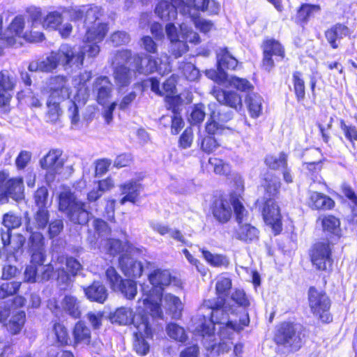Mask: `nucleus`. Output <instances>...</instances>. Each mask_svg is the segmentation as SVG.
<instances>
[{
  "mask_svg": "<svg viewBox=\"0 0 357 357\" xmlns=\"http://www.w3.org/2000/svg\"><path fill=\"white\" fill-rule=\"evenodd\" d=\"M142 47L146 54L134 53L130 49L116 51L114 60L117 65L112 69V77L118 91L129 87L135 77L149 75L160 70L161 59L158 45L149 36L141 38Z\"/></svg>",
  "mask_w": 357,
  "mask_h": 357,
  "instance_id": "obj_1",
  "label": "nucleus"
},
{
  "mask_svg": "<svg viewBox=\"0 0 357 357\" xmlns=\"http://www.w3.org/2000/svg\"><path fill=\"white\" fill-rule=\"evenodd\" d=\"M236 190L239 192H231L229 195L220 192L213 195L209 205V211L216 222L220 225L229 223L235 217L238 224H241L248 215V211L243 203L241 193L244 191V183L238 175L233 178Z\"/></svg>",
  "mask_w": 357,
  "mask_h": 357,
  "instance_id": "obj_2",
  "label": "nucleus"
},
{
  "mask_svg": "<svg viewBox=\"0 0 357 357\" xmlns=\"http://www.w3.org/2000/svg\"><path fill=\"white\" fill-rule=\"evenodd\" d=\"M281 186L279 176L274 174L266 172L261 178L264 197L260 212L265 225L271 229L274 236L280 235L283 230V217L277 202Z\"/></svg>",
  "mask_w": 357,
  "mask_h": 357,
  "instance_id": "obj_3",
  "label": "nucleus"
},
{
  "mask_svg": "<svg viewBox=\"0 0 357 357\" xmlns=\"http://www.w3.org/2000/svg\"><path fill=\"white\" fill-rule=\"evenodd\" d=\"M307 337L308 331L304 326L284 321L276 326L273 341L278 348L294 353L303 347Z\"/></svg>",
  "mask_w": 357,
  "mask_h": 357,
  "instance_id": "obj_4",
  "label": "nucleus"
},
{
  "mask_svg": "<svg viewBox=\"0 0 357 357\" xmlns=\"http://www.w3.org/2000/svg\"><path fill=\"white\" fill-rule=\"evenodd\" d=\"M85 52L76 51L75 46L70 44H62L56 51H52L50 54L38 63V68L45 73H50L59 65L64 68L75 67L81 69L84 66Z\"/></svg>",
  "mask_w": 357,
  "mask_h": 357,
  "instance_id": "obj_5",
  "label": "nucleus"
},
{
  "mask_svg": "<svg viewBox=\"0 0 357 357\" xmlns=\"http://www.w3.org/2000/svg\"><path fill=\"white\" fill-rule=\"evenodd\" d=\"M233 118L230 112H211L209 118L205 124L206 135L202 137L200 144V149L207 154L213 153L220 144L215 139L219 136L231 132L229 127L225 124Z\"/></svg>",
  "mask_w": 357,
  "mask_h": 357,
  "instance_id": "obj_6",
  "label": "nucleus"
},
{
  "mask_svg": "<svg viewBox=\"0 0 357 357\" xmlns=\"http://www.w3.org/2000/svg\"><path fill=\"white\" fill-rule=\"evenodd\" d=\"M307 294L311 314L323 324L331 323L333 320L331 312L332 301L326 289L312 285L309 287Z\"/></svg>",
  "mask_w": 357,
  "mask_h": 357,
  "instance_id": "obj_7",
  "label": "nucleus"
},
{
  "mask_svg": "<svg viewBox=\"0 0 357 357\" xmlns=\"http://www.w3.org/2000/svg\"><path fill=\"white\" fill-rule=\"evenodd\" d=\"M59 209L65 213L68 220L74 225H85L90 220V212L86 208V203L78 200L70 191L60 193Z\"/></svg>",
  "mask_w": 357,
  "mask_h": 357,
  "instance_id": "obj_8",
  "label": "nucleus"
},
{
  "mask_svg": "<svg viewBox=\"0 0 357 357\" xmlns=\"http://www.w3.org/2000/svg\"><path fill=\"white\" fill-rule=\"evenodd\" d=\"M334 243L329 239L314 243L308 250L309 260L318 272L330 274L333 271Z\"/></svg>",
  "mask_w": 357,
  "mask_h": 357,
  "instance_id": "obj_9",
  "label": "nucleus"
},
{
  "mask_svg": "<svg viewBox=\"0 0 357 357\" xmlns=\"http://www.w3.org/2000/svg\"><path fill=\"white\" fill-rule=\"evenodd\" d=\"M261 60L260 68L266 73L272 72L277 63L287 61L286 48L281 41L274 38H265L260 45Z\"/></svg>",
  "mask_w": 357,
  "mask_h": 357,
  "instance_id": "obj_10",
  "label": "nucleus"
},
{
  "mask_svg": "<svg viewBox=\"0 0 357 357\" xmlns=\"http://www.w3.org/2000/svg\"><path fill=\"white\" fill-rule=\"evenodd\" d=\"M134 326L137 328L133 334V349L138 356H144L150 350L149 344L145 338L153 339L155 329L150 324L149 314L142 311L137 314Z\"/></svg>",
  "mask_w": 357,
  "mask_h": 357,
  "instance_id": "obj_11",
  "label": "nucleus"
},
{
  "mask_svg": "<svg viewBox=\"0 0 357 357\" xmlns=\"http://www.w3.org/2000/svg\"><path fill=\"white\" fill-rule=\"evenodd\" d=\"M28 212L24 213L28 216ZM26 231L30 233L27 241V252L30 256V262L36 264H44L46 259L45 238L39 231H33L30 226V218L26 221Z\"/></svg>",
  "mask_w": 357,
  "mask_h": 357,
  "instance_id": "obj_12",
  "label": "nucleus"
},
{
  "mask_svg": "<svg viewBox=\"0 0 357 357\" xmlns=\"http://www.w3.org/2000/svg\"><path fill=\"white\" fill-rule=\"evenodd\" d=\"M47 306L57 317L63 316L64 313L74 319H79L82 316L80 301L75 296H64L61 303L56 298L49 299Z\"/></svg>",
  "mask_w": 357,
  "mask_h": 357,
  "instance_id": "obj_13",
  "label": "nucleus"
},
{
  "mask_svg": "<svg viewBox=\"0 0 357 357\" xmlns=\"http://www.w3.org/2000/svg\"><path fill=\"white\" fill-rule=\"evenodd\" d=\"M46 89L51 98H57V100L64 101L71 96V87L68 79L66 75H52L46 83Z\"/></svg>",
  "mask_w": 357,
  "mask_h": 357,
  "instance_id": "obj_14",
  "label": "nucleus"
},
{
  "mask_svg": "<svg viewBox=\"0 0 357 357\" xmlns=\"http://www.w3.org/2000/svg\"><path fill=\"white\" fill-rule=\"evenodd\" d=\"M211 93L220 105L237 112L243 108L242 96L236 91L218 88L213 89Z\"/></svg>",
  "mask_w": 357,
  "mask_h": 357,
  "instance_id": "obj_15",
  "label": "nucleus"
},
{
  "mask_svg": "<svg viewBox=\"0 0 357 357\" xmlns=\"http://www.w3.org/2000/svg\"><path fill=\"white\" fill-rule=\"evenodd\" d=\"M25 27V19L23 15H18L15 16L8 25V30L12 33L15 39L16 37H22L26 41L29 43L41 42L45 39V35L42 32L26 31L23 34Z\"/></svg>",
  "mask_w": 357,
  "mask_h": 357,
  "instance_id": "obj_16",
  "label": "nucleus"
},
{
  "mask_svg": "<svg viewBox=\"0 0 357 357\" xmlns=\"http://www.w3.org/2000/svg\"><path fill=\"white\" fill-rule=\"evenodd\" d=\"M71 334V347L73 348L77 347L85 348L94 346L92 341L91 330L85 321L79 320L75 322L72 328Z\"/></svg>",
  "mask_w": 357,
  "mask_h": 357,
  "instance_id": "obj_17",
  "label": "nucleus"
},
{
  "mask_svg": "<svg viewBox=\"0 0 357 357\" xmlns=\"http://www.w3.org/2000/svg\"><path fill=\"white\" fill-rule=\"evenodd\" d=\"M305 205L314 211H332L335 207V202L330 196L321 192L308 190Z\"/></svg>",
  "mask_w": 357,
  "mask_h": 357,
  "instance_id": "obj_18",
  "label": "nucleus"
},
{
  "mask_svg": "<svg viewBox=\"0 0 357 357\" xmlns=\"http://www.w3.org/2000/svg\"><path fill=\"white\" fill-rule=\"evenodd\" d=\"M103 249L105 255L112 259L115 257L119 259L126 254L130 255V253L139 251V249L136 248L128 241H121L116 238H107Z\"/></svg>",
  "mask_w": 357,
  "mask_h": 357,
  "instance_id": "obj_19",
  "label": "nucleus"
},
{
  "mask_svg": "<svg viewBox=\"0 0 357 357\" xmlns=\"http://www.w3.org/2000/svg\"><path fill=\"white\" fill-rule=\"evenodd\" d=\"M250 317L248 312H245L244 316L240 318L238 322L229 319L221 321L220 324H217L219 326L218 329V335L220 339L231 340L233 333H239L245 327L250 325Z\"/></svg>",
  "mask_w": 357,
  "mask_h": 357,
  "instance_id": "obj_20",
  "label": "nucleus"
},
{
  "mask_svg": "<svg viewBox=\"0 0 357 357\" xmlns=\"http://www.w3.org/2000/svg\"><path fill=\"white\" fill-rule=\"evenodd\" d=\"M319 223L323 233L327 234L331 239L339 240L342 236L341 220L334 214L326 213L319 215L316 220Z\"/></svg>",
  "mask_w": 357,
  "mask_h": 357,
  "instance_id": "obj_21",
  "label": "nucleus"
},
{
  "mask_svg": "<svg viewBox=\"0 0 357 357\" xmlns=\"http://www.w3.org/2000/svg\"><path fill=\"white\" fill-rule=\"evenodd\" d=\"M148 279L152 290L157 293L161 301L165 288L170 285L174 278L168 270L155 268L149 274Z\"/></svg>",
  "mask_w": 357,
  "mask_h": 357,
  "instance_id": "obj_22",
  "label": "nucleus"
},
{
  "mask_svg": "<svg viewBox=\"0 0 357 357\" xmlns=\"http://www.w3.org/2000/svg\"><path fill=\"white\" fill-rule=\"evenodd\" d=\"M24 181L22 178H6L2 192L0 193V199H3L4 202H8V198L11 197L15 201H20L24 198Z\"/></svg>",
  "mask_w": 357,
  "mask_h": 357,
  "instance_id": "obj_23",
  "label": "nucleus"
},
{
  "mask_svg": "<svg viewBox=\"0 0 357 357\" xmlns=\"http://www.w3.org/2000/svg\"><path fill=\"white\" fill-rule=\"evenodd\" d=\"M321 10V7L319 4L302 3L296 8L292 20L297 26L304 28L312 19L320 13Z\"/></svg>",
  "mask_w": 357,
  "mask_h": 357,
  "instance_id": "obj_24",
  "label": "nucleus"
},
{
  "mask_svg": "<svg viewBox=\"0 0 357 357\" xmlns=\"http://www.w3.org/2000/svg\"><path fill=\"white\" fill-rule=\"evenodd\" d=\"M92 91L96 94L95 100L98 104L104 105L112 95V85L109 78L106 75L98 76L93 82Z\"/></svg>",
  "mask_w": 357,
  "mask_h": 357,
  "instance_id": "obj_25",
  "label": "nucleus"
},
{
  "mask_svg": "<svg viewBox=\"0 0 357 357\" xmlns=\"http://www.w3.org/2000/svg\"><path fill=\"white\" fill-rule=\"evenodd\" d=\"M210 167L215 174L220 176L229 178L234 175L231 165L220 158L210 157L207 161L201 160V168L203 172H208Z\"/></svg>",
  "mask_w": 357,
  "mask_h": 357,
  "instance_id": "obj_26",
  "label": "nucleus"
},
{
  "mask_svg": "<svg viewBox=\"0 0 357 357\" xmlns=\"http://www.w3.org/2000/svg\"><path fill=\"white\" fill-rule=\"evenodd\" d=\"M351 30L346 24L340 22L335 23L324 31V37L333 50L340 47V41L344 37H349Z\"/></svg>",
  "mask_w": 357,
  "mask_h": 357,
  "instance_id": "obj_27",
  "label": "nucleus"
},
{
  "mask_svg": "<svg viewBox=\"0 0 357 357\" xmlns=\"http://www.w3.org/2000/svg\"><path fill=\"white\" fill-rule=\"evenodd\" d=\"M132 254H126L118 259V266L126 276L137 279L142 275L144 266L141 261L132 260Z\"/></svg>",
  "mask_w": 357,
  "mask_h": 357,
  "instance_id": "obj_28",
  "label": "nucleus"
},
{
  "mask_svg": "<svg viewBox=\"0 0 357 357\" xmlns=\"http://www.w3.org/2000/svg\"><path fill=\"white\" fill-rule=\"evenodd\" d=\"M62 151L59 149H51L40 161V167L50 174H55L63 167L61 158Z\"/></svg>",
  "mask_w": 357,
  "mask_h": 357,
  "instance_id": "obj_29",
  "label": "nucleus"
},
{
  "mask_svg": "<svg viewBox=\"0 0 357 357\" xmlns=\"http://www.w3.org/2000/svg\"><path fill=\"white\" fill-rule=\"evenodd\" d=\"M216 67L225 72L236 71L241 67V63L229 52L227 47H225L216 53Z\"/></svg>",
  "mask_w": 357,
  "mask_h": 357,
  "instance_id": "obj_30",
  "label": "nucleus"
},
{
  "mask_svg": "<svg viewBox=\"0 0 357 357\" xmlns=\"http://www.w3.org/2000/svg\"><path fill=\"white\" fill-rule=\"evenodd\" d=\"M141 187V184L135 180H130L121 184L119 188L124 196L119 200L120 204L124 205L126 202L135 204L139 199Z\"/></svg>",
  "mask_w": 357,
  "mask_h": 357,
  "instance_id": "obj_31",
  "label": "nucleus"
},
{
  "mask_svg": "<svg viewBox=\"0 0 357 357\" xmlns=\"http://www.w3.org/2000/svg\"><path fill=\"white\" fill-rule=\"evenodd\" d=\"M86 297L91 301L102 304L108 297V293L105 285L100 281H93L90 285L84 289Z\"/></svg>",
  "mask_w": 357,
  "mask_h": 357,
  "instance_id": "obj_32",
  "label": "nucleus"
},
{
  "mask_svg": "<svg viewBox=\"0 0 357 357\" xmlns=\"http://www.w3.org/2000/svg\"><path fill=\"white\" fill-rule=\"evenodd\" d=\"M52 330L54 342L61 347L71 346V340L68 327L59 320L52 321Z\"/></svg>",
  "mask_w": 357,
  "mask_h": 357,
  "instance_id": "obj_33",
  "label": "nucleus"
},
{
  "mask_svg": "<svg viewBox=\"0 0 357 357\" xmlns=\"http://www.w3.org/2000/svg\"><path fill=\"white\" fill-rule=\"evenodd\" d=\"M138 314L139 312L135 315L132 309L130 307H120L110 314L109 319L112 323L119 325L126 326L131 323L134 324Z\"/></svg>",
  "mask_w": 357,
  "mask_h": 357,
  "instance_id": "obj_34",
  "label": "nucleus"
},
{
  "mask_svg": "<svg viewBox=\"0 0 357 357\" xmlns=\"http://www.w3.org/2000/svg\"><path fill=\"white\" fill-rule=\"evenodd\" d=\"M238 225V227L234 232L236 239L246 243L258 240L259 231L256 227L250 223L243 224L242 222Z\"/></svg>",
  "mask_w": 357,
  "mask_h": 357,
  "instance_id": "obj_35",
  "label": "nucleus"
},
{
  "mask_svg": "<svg viewBox=\"0 0 357 357\" xmlns=\"http://www.w3.org/2000/svg\"><path fill=\"white\" fill-rule=\"evenodd\" d=\"M292 89L295 99L298 102H302L305 99L306 86L303 73L294 70L291 74Z\"/></svg>",
  "mask_w": 357,
  "mask_h": 357,
  "instance_id": "obj_36",
  "label": "nucleus"
},
{
  "mask_svg": "<svg viewBox=\"0 0 357 357\" xmlns=\"http://www.w3.org/2000/svg\"><path fill=\"white\" fill-rule=\"evenodd\" d=\"M217 324L215 319H213L211 315L208 317L202 315L198 318V324L195 328V331L197 335L202 337L214 336Z\"/></svg>",
  "mask_w": 357,
  "mask_h": 357,
  "instance_id": "obj_37",
  "label": "nucleus"
},
{
  "mask_svg": "<svg viewBox=\"0 0 357 357\" xmlns=\"http://www.w3.org/2000/svg\"><path fill=\"white\" fill-rule=\"evenodd\" d=\"M226 300L223 296H218L217 301L207 306V308L211 310L209 315L213 319H215L216 323H221V321H225L229 318V313L225 309Z\"/></svg>",
  "mask_w": 357,
  "mask_h": 357,
  "instance_id": "obj_38",
  "label": "nucleus"
},
{
  "mask_svg": "<svg viewBox=\"0 0 357 357\" xmlns=\"http://www.w3.org/2000/svg\"><path fill=\"white\" fill-rule=\"evenodd\" d=\"M155 13L161 20L165 22L174 20L177 16V9L166 0L158 2Z\"/></svg>",
  "mask_w": 357,
  "mask_h": 357,
  "instance_id": "obj_39",
  "label": "nucleus"
},
{
  "mask_svg": "<svg viewBox=\"0 0 357 357\" xmlns=\"http://www.w3.org/2000/svg\"><path fill=\"white\" fill-rule=\"evenodd\" d=\"M264 162L270 170H282L288 164V154L284 151L280 152L278 156L268 154L264 157Z\"/></svg>",
  "mask_w": 357,
  "mask_h": 357,
  "instance_id": "obj_40",
  "label": "nucleus"
},
{
  "mask_svg": "<svg viewBox=\"0 0 357 357\" xmlns=\"http://www.w3.org/2000/svg\"><path fill=\"white\" fill-rule=\"evenodd\" d=\"M109 31L107 23L98 22L86 31V37L88 42L100 43L104 40Z\"/></svg>",
  "mask_w": 357,
  "mask_h": 357,
  "instance_id": "obj_41",
  "label": "nucleus"
},
{
  "mask_svg": "<svg viewBox=\"0 0 357 357\" xmlns=\"http://www.w3.org/2000/svg\"><path fill=\"white\" fill-rule=\"evenodd\" d=\"M203 258L208 265L215 268H227L229 265L228 257L222 254H213L209 250L201 248L199 250Z\"/></svg>",
  "mask_w": 357,
  "mask_h": 357,
  "instance_id": "obj_42",
  "label": "nucleus"
},
{
  "mask_svg": "<svg viewBox=\"0 0 357 357\" xmlns=\"http://www.w3.org/2000/svg\"><path fill=\"white\" fill-rule=\"evenodd\" d=\"M26 321V313L20 310L13 313L8 323L3 322L8 332L14 335L20 333Z\"/></svg>",
  "mask_w": 357,
  "mask_h": 357,
  "instance_id": "obj_43",
  "label": "nucleus"
},
{
  "mask_svg": "<svg viewBox=\"0 0 357 357\" xmlns=\"http://www.w3.org/2000/svg\"><path fill=\"white\" fill-rule=\"evenodd\" d=\"M245 104L251 118L256 119L262 113V99L255 94H249L245 97Z\"/></svg>",
  "mask_w": 357,
  "mask_h": 357,
  "instance_id": "obj_44",
  "label": "nucleus"
},
{
  "mask_svg": "<svg viewBox=\"0 0 357 357\" xmlns=\"http://www.w3.org/2000/svg\"><path fill=\"white\" fill-rule=\"evenodd\" d=\"M61 102L57 100V98L48 97L46 102L47 109L45 114L47 121L55 123L59 120L62 114V109L60 106Z\"/></svg>",
  "mask_w": 357,
  "mask_h": 357,
  "instance_id": "obj_45",
  "label": "nucleus"
},
{
  "mask_svg": "<svg viewBox=\"0 0 357 357\" xmlns=\"http://www.w3.org/2000/svg\"><path fill=\"white\" fill-rule=\"evenodd\" d=\"M17 84L15 73L10 69H2L0 70V89L12 91Z\"/></svg>",
  "mask_w": 357,
  "mask_h": 357,
  "instance_id": "obj_46",
  "label": "nucleus"
},
{
  "mask_svg": "<svg viewBox=\"0 0 357 357\" xmlns=\"http://www.w3.org/2000/svg\"><path fill=\"white\" fill-rule=\"evenodd\" d=\"M166 332L171 339L176 342L185 343L188 340V337L185 329L176 323L170 322L167 324Z\"/></svg>",
  "mask_w": 357,
  "mask_h": 357,
  "instance_id": "obj_47",
  "label": "nucleus"
},
{
  "mask_svg": "<svg viewBox=\"0 0 357 357\" xmlns=\"http://www.w3.org/2000/svg\"><path fill=\"white\" fill-rule=\"evenodd\" d=\"M228 82L237 92L249 93L254 90L253 84L246 78L232 75L229 77Z\"/></svg>",
  "mask_w": 357,
  "mask_h": 357,
  "instance_id": "obj_48",
  "label": "nucleus"
},
{
  "mask_svg": "<svg viewBox=\"0 0 357 357\" xmlns=\"http://www.w3.org/2000/svg\"><path fill=\"white\" fill-rule=\"evenodd\" d=\"M165 301L167 310L173 317H180L182 311V303L180 298L171 294L165 296Z\"/></svg>",
  "mask_w": 357,
  "mask_h": 357,
  "instance_id": "obj_49",
  "label": "nucleus"
},
{
  "mask_svg": "<svg viewBox=\"0 0 357 357\" xmlns=\"http://www.w3.org/2000/svg\"><path fill=\"white\" fill-rule=\"evenodd\" d=\"M63 22V15L61 13L54 10L49 12L43 19L42 25L44 28L56 30Z\"/></svg>",
  "mask_w": 357,
  "mask_h": 357,
  "instance_id": "obj_50",
  "label": "nucleus"
},
{
  "mask_svg": "<svg viewBox=\"0 0 357 357\" xmlns=\"http://www.w3.org/2000/svg\"><path fill=\"white\" fill-rule=\"evenodd\" d=\"M2 225L9 230L18 229L22 225V218L13 211H8L2 216Z\"/></svg>",
  "mask_w": 357,
  "mask_h": 357,
  "instance_id": "obj_51",
  "label": "nucleus"
},
{
  "mask_svg": "<svg viewBox=\"0 0 357 357\" xmlns=\"http://www.w3.org/2000/svg\"><path fill=\"white\" fill-rule=\"evenodd\" d=\"M26 299L22 296H17L12 299L11 306H5L0 309V322L7 320L11 313V308H20L25 305Z\"/></svg>",
  "mask_w": 357,
  "mask_h": 357,
  "instance_id": "obj_52",
  "label": "nucleus"
},
{
  "mask_svg": "<svg viewBox=\"0 0 357 357\" xmlns=\"http://www.w3.org/2000/svg\"><path fill=\"white\" fill-rule=\"evenodd\" d=\"M116 290L121 291L127 299L132 300L137 294V283L132 280L125 279Z\"/></svg>",
  "mask_w": 357,
  "mask_h": 357,
  "instance_id": "obj_53",
  "label": "nucleus"
},
{
  "mask_svg": "<svg viewBox=\"0 0 357 357\" xmlns=\"http://www.w3.org/2000/svg\"><path fill=\"white\" fill-rule=\"evenodd\" d=\"M105 277L110 288L116 291L125 279H123L116 269L112 266H109L105 271Z\"/></svg>",
  "mask_w": 357,
  "mask_h": 357,
  "instance_id": "obj_54",
  "label": "nucleus"
},
{
  "mask_svg": "<svg viewBox=\"0 0 357 357\" xmlns=\"http://www.w3.org/2000/svg\"><path fill=\"white\" fill-rule=\"evenodd\" d=\"M178 69L185 79L190 82L195 81L199 77L198 69L190 62H182Z\"/></svg>",
  "mask_w": 357,
  "mask_h": 357,
  "instance_id": "obj_55",
  "label": "nucleus"
},
{
  "mask_svg": "<svg viewBox=\"0 0 357 357\" xmlns=\"http://www.w3.org/2000/svg\"><path fill=\"white\" fill-rule=\"evenodd\" d=\"M20 286V282L9 281L2 283L0 285V299H3L16 294Z\"/></svg>",
  "mask_w": 357,
  "mask_h": 357,
  "instance_id": "obj_56",
  "label": "nucleus"
},
{
  "mask_svg": "<svg viewBox=\"0 0 357 357\" xmlns=\"http://www.w3.org/2000/svg\"><path fill=\"white\" fill-rule=\"evenodd\" d=\"M33 218L38 229H45L50 222V213L47 207H38Z\"/></svg>",
  "mask_w": 357,
  "mask_h": 357,
  "instance_id": "obj_57",
  "label": "nucleus"
},
{
  "mask_svg": "<svg viewBox=\"0 0 357 357\" xmlns=\"http://www.w3.org/2000/svg\"><path fill=\"white\" fill-rule=\"evenodd\" d=\"M340 126L345 138L354 147L355 143L357 142V128L351 124L347 125L343 119L340 121Z\"/></svg>",
  "mask_w": 357,
  "mask_h": 357,
  "instance_id": "obj_58",
  "label": "nucleus"
},
{
  "mask_svg": "<svg viewBox=\"0 0 357 357\" xmlns=\"http://www.w3.org/2000/svg\"><path fill=\"white\" fill-rule=\"evenodd\" d=\"M166 109L171 111L174 115L181 114L180 106L182 104V99L180 95L166 96L165 98Z\"/></svg>",
  "mask_w": 357,
  "mask_h": 357,
  "instance_id": "obj_59",
  "label": "nucleus"
},
{
  "mask_svg": "<svg viewBox=\"0 0 357 357\" xmlns=\"http://www.w3.org/2000/svg\"><path fill=\"white\" fill-rule=\"evenodd\" d=\"M105 312L103 311H90L86 314V317L88 321L89 322L91 328L95 331L99 330L102 327Z\"/></svg>",
  "mask_w": 357,
  "mask_h": 357,
  "instance_id": "obj_60",
  "label": "nucleus"
},
{
  "mask_svg": "<svg viewBox=\"0 0 357 357\" xmlns=\"http://www.w3.org/2000/svg\"><path fill=\"white\" fill-rule=\"evenodd\" d=\"M205 107L202 103L195 104L190 113V121L193 124H200L205 119Z\"/></svg>",
  "mask_w": 357,
  "mask_h": 357,
  "instance_id": "obj_61",
  "label": "nucleus"
},
{
  "mask_svg": "<svg viewBox=\"0 0 357 357\" xmlns=\"http://www.w3.org/2000/svg\"><path fill=\"white\" fill-rule=\"evenodd\" d=\"M340 191L344 197L354 206H357V194L351 184L347 181L340 185Z\"/></svg>",
  "mask_w": 357,
  "mask_h": 357,
  "instance_id": "obj_62",
  "label": "nucleus"
},
{
  "mask_svg": "<svg viewBox=\"0 0 357 357\" xmlns=\"http://www.w3.org/2000/svg\"><path fill=\"white\" fill-rule=\"evenodd\" d=\"M144 305L149 309L152 317L160 319L163 318V312L160 302L153 301L147 297L144 299Z\"/></svg>",
  "mask_w": 357,
  "mask_h": 357,
  "instance_id": "obj_63",
  "label": "nucleus"
},
{
  "mask_svg": "<svg viewBox=\"0 0 357 357\" xmlns=\"http://www.w3.org/2000/svg\"><path fill=\"white\" fill-rule=\"evenodd\" d=\"M231 298L238 306L243 307H248L250 305L245 291L241 289H236L232 293Z\"/></svg>",
  "mask_w": 357,
  "mask_h": 357,
  "instance_id": "obj_64",
  "label": "nucleus"
}]
</instances>
